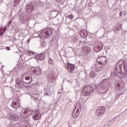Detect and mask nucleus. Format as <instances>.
<instances>
[{"instance_id":"obj_31","label":"nucleus","mask_w":127,"mask_h":127,"mask_svg":"<svg viewBox=\"0 0 127 127\" xmlns=\"http://www.w3.org/2000/svg\"><path fill=\"white\" fill-rule=\"evenodd\" d=\"M32 98L33 99L34 101L36 102L37 101V98H38V94L35 95V96H32Z\"/></svg>"},{"instance_id":"obj_9","label":"nucleus","mask_w":127,"mask_h":127,"mask_svg":"<svg viewBox=\"0 0 127 127\" xmlns=\"http://www.w3.org/2000/svg\"><path fill=\"white\" fill-rule=\"evenodd\" d=\"M30 71L34 74H37V76H39L42 73V70L39 67H32L30 68Z\"/></svg>"},{"instance_id":"obj_32","label":"nucleus","mask_w":127,"mask_h":127,"mask_svg":"<svg viewBox=\"0 0 127 127\" xmlns=\"http://www.w3.org/2000/svg\"><path fill=\"white\" fill-rule=\"evenodd\" d=\"M121 95H123L122 93H118L117 95L115 97V100H118V99L120 98V96Z\"/></svg>"},{"instance_id":"obj_16","label":"nucleus","mask_w":127,"mask_h":127,"mask_svg":"<svg viewBox=\"0 0 127 127\" xmlns=\"http://www.w3.org/2000/svg\"><path fill=\"white\" fill-rule=\"evenodd\" d=\"M40 113H39L38 111H35V113L34 115L33 116V118L35 121H37V120H39L40 119Z\"/></svg>"},{"instance_id":"obj_24","label":"nucleus","mask_w":127,"mask_h":127,"mask_svg":"<svg viewBox=\"0 0 127 127\" xmlns=\"http://www.w3.org/2000/svg\"><path fill=\"white\" fill-rule=\"evenodd\" d=\"M18 68H19L20 70H22V69L24 68V63L23 61H21L20 63H18Z\"/></svg>"},{"instance_id":"obj_18","label":"nucleus","mask_w":127,"mask_h":127,"mask_svg":"<svg viewBox=\"0 0 127 127\" xmlns=\"http://www.w3.org/2000/svg\"><path fill=\"white\" fill-rule=\"evenodd\" d=\"M20 116L21 118H24V119H26V118H28L27 116V113L26 112V109H23L21 111L20 113Z\"/></svg>"},{"instance_id":"obj_40","label":"nucleus","mask_w":127,"mask_h":127,"mask_svg":"<svg viewBox=\"0 0 127 127\" xmlns=\"http://www.w3.org/2000/svg\"><path fill=\"white\" fill-rule=\"evenodd\" d=\"M49 63H51V64H52V61H49Z\"/></svg>"},{"instance_id":"obj_22","label":"nucleus","mask_w":127,"mask_h":127,"mask_svg":"<svg viewBox=\"0 0 127 127\" xmlns=\"http://www.w3.org/2000/svg\"><path fill=\"white\" fill-rule=\"evenodd\" d=\"M82 49L83 51H85V52H86V54H89L91 52V48H89L87 47H83Z\"/></svg>"},{"instance_id":"obj_37","label":"nucleus","mask_w":127,"mask_h":127,"mask_svg":"<svg viewBox=\"0 0 127 127\" xmlns=\"http://www.w3.org/2000/svg\"><path fill=\"white\" fill-rule=\"evenodd\" d=\"M5 50H6L9 51V50H10V48H9V47H6L5 48Z\"/></svg>"},{"instance_id":"obj_2","label":"nucleus","mask_w":127,"mask_h":127,"mask_svg":"<svg viewBox=\"0 0 127 127\" xmlns=\"http://www.w3.org/2000/svg\"><path fill=\"white\" fill-rule=\"evenodd\" d=\"M117 65H118L120 71L123 70V67L124 70L125 71V75H127V62L121 60L117 63Z\"/></svg>"},{"instance_id":"obj_19","label":"nucleus","mask_w":127,"mask_h":127,"mask_svg":"<svg viewBox=\"0 0 127 127\" xmlns=\"http://www.w3.org/2000/svg\"><path fill=\"white\" fill-rule=\"evenodd\" d=\"M55 19V17L46 16L45 17V20L46 21H49V22H53Z\"/></svg>"},{"instance_id":"obj_34","label":"nucleus","mask_w":127,"mask_h":127,"mask_svg":"<svg viewBox=\"0 0 127 127\" xmlns=\"http://www.w3.org/2000/svg\"><path fill=\"white\" fill-rule=\"evenodd\" d=\"M34 52L31 51H28L27 52V54H28V55H33V54H34Z\"/></svg>"},{"instance_id":"obj_20","label":"nucleus","mask_w":127,"mask_h":127,"mask_svg":"<svg viewBox=\"0 0 127 127\" xmlns=\"http://www.w3.org/2000/svg\"><path fill=\"white\" fill-rule=\"evenodd\" d=\"M20 21L21 23H24L28 21V17L27 16H21L20 17Z\"/></svg>"},{"instance_id":"obj_36","label":"nucleus","mask_w":127,"mask_h":127,"mask_svg":"<svg viewBox=\"0 0 127 127\" xmlns=\"http://www.w3.org/2000/svg\"><path fill=\"white\" fill-rule=\"evenodd\" d=\"M69 19L72 20L73 18H74V16H67Z\"/></svg>"},{"instance_id":"obj_13","label":"nucleus","mask_w":127,"mask_h":127,"mask_svg":"<svg viewBox=\"0 0 127 127\" xmlns=\"http://www.w3.org/2000/svg\"><path fill=\"white\" fill-rule=\"evenodd\" d=\"M118 66H119V64H117L116 66H115V68L114 70V73L116 76L118 77H121V75H123V73L121 72V70L120 69V71L119 70V68H118Z\"/></svg>"},{"instance_id":"obj_5","label":"nucleus","mask_w":127,"mask_h":127,"mask_svg":"<svg viewBox=\"0 0 127 127\" xmlns=\"http://www.w3.org/2000/svg\"><path fill=\"white\" fill-rule=\"evenodd\" d=\"M94 88L90 86H87L84 87V89L82 90V92H85V96H89V95H91L92 93H94Z\"/></svg>"},{"instance_id":"obj_15","label":"nucleus","mask_w":127,"mask_h":127,"mask_svg":"<svg viewBox=\"0 0 127 127\" xmlns=\"http://www.w3.org/2000/svg\"><path fill=\"white\" fill-rule=\"evenodd\" d=\"M35 58L37 60H40L41 61H42V60H44L45 59V55H44V54L43 53H42L37 56H35Z\"/></svg>"},{"instance_id":"obj_1","label":"nucleus","mask_w":127,"mask_h":127,"mask_svg":"<svg viewBox=\"0 0 127 127\" xmlns=\"http://www.w3.org/2000/svg\"><path fill=\"white\" fill-rule=\"evenodd\" d=\"M53 34V31L50 28L44 29L40 34L41 38H48Z\"/></svg>"},{"instance_id":"obj_10","label":"nucleus","mask_w":127,"mask_h":127,"mask_svg":"<svg viewBox=\"0 0 127 127\" xmlns=\"http://www.w3.org/2000/svg\"><path fill=\"white\" fill-rule=\"evenodd\" d=\"M22 80L24 81V83L25 84L29 85V84H31V75H26L25 76V79H23V78H22Z\"/></svg>"},{"instance_id":"obj_11","label":"nucleus","mask_w":127,"mask_h":127,"mask_svg":"<svg viewBox=\"0 0 127 127\" xmlns=\"http://www.w3.org/2000/svg\"><path fill=\"white\" fill-rule=\"evenodd\" d=\"M115 87L120 92H122L125 89V84L123 83H115Z\"/></svg>"},{"instance_id":"obj_28","label":"nucleus","mask_w":127,"mask_h":127,"mask_svg":"<svg viewBox=\"0 0 127 127\" xmlns=\"http://www.w3.org/2000/svg\"><path fill=\"white\" fill-rule=\"evenodd\" d=\"M90 77H91V78H94V77H96V73L95 72V71H93L90 72Z\"/></svg>"},{"instance_id":"obj_27","label":"nucleus","mask_w":127,"mask_h":127,"mask_svg":"<svg viewBox=\"0 0 127 127\" xmlns=\"http://www.w3.org/2000/svg\"><path fill=\"white\" fill-rule=\"evenodd\" d=\"M26 111L27 112V115L28 116V117H29L30 116H31V115H32L33 110L31 109H26Z\"/></svg>"},{"instance_id":"obj_21","label":"nucleus","mask_w":127,"mask_h":127,"mask_svg":"<svg viewBox=\"0 0 127 127\" xmlns=\"http://www.w3.org/2000/svg\"><path fill=\"white\" fill-rule=\"evenodd\" d=\"M26 11L27 13H32L33 11V6H27V8L26 9Z\"/></svg>"},{"instance_id":"obj_38","label":"nucleus","mask_w":127,"mask_h":127,"mask_svg":"<svg viewBox=\"0 0 127 127\" xmlns=\"http://www.w3.org/2000/svg\"><path fill=\"white\" fill-rule=\"evenodd\" d=\"M11 23V21H9L8 23H7V25L8 26H9V25H10V24Z\"/></svg>"},{"instance_id":"obj_7","label":"nucleus","mask_w":127,"mask_h":127,"mask_svg":"<svg viewBox=\"0 0 127 127\" xmlns=\"http://www.w3.org/2000/svg\"><path fill=\"white\" fill-rule=\"evenodd\" d=\"M105 112H106V109L104 107H99L97 109L96 114L98 117H102L105 114Z\"/></svg>"},{"instance_id":"obj_4","label":"nucleus","mask_w":127,"mask_h":127,"mask_svg":"<svg viewBox=\"0 0 127 127\" xmlns=\"http://www.w3.org/2000/svg\"><path fill=\"white\" fill-rule=\"evenodd\" d=\"M24 81L23 79H20L19 77H18L16 79V84L15 85V88L17 89H22L24 87V84H23Z\"/></svg>"},{"instance_id":"obj_25","label":"nucleus","mask_w":127,"mask_h":127,"mask_svg":"<svg viewBox=\"0 0 127 127\" xmlns=\"http://www.w3.org/2000/svg\"><path fill=\"white\" fill-rule=\"evenodd\" d=\"M103 90H105V87H103V85H100L98 87L96 88V91L97 92H103Z\"/></svg>"},{"instance_id":"obj_35","label":"nucleus","mask_w":127,"mask_h":127,"mask_svg":"<svg viewBox=\"0 0 127 127\" xmlns=\"http://www.w3.org/2000/svg\"><path fill=\"white\" fill-rule=\"evenodd\" d=\"M45 96H50V94L48 93V91L45 92L44 93Z\"/></svg>"},{"instance_id":"obj_30","label":"nucleus","mask_w":127,"mask_h":127,"mask_svg":"<svg viewBox=\"0 0 127 127\" xmlns=\"http://www.w3.org/2000/svg\"><path fill=\"white\" fill-rule=\"evenodd\" d=\"M78 116L79 115L77 113H75V112L72 113V117L73 118H78Z\"/></svg>"},{"instance_id":"obj_3","label":"nucleus","mask_w":127,"mask_h":127,"mask_svg":"<svg viewBox=\"0 0 127 127\" xmlns=\"http://www.w3.org/2000/svg\"><path fill=\"white\" fill-rule=\"evenodd\" d=\"M47 80L49 83L55 82L57 79V75L55 72H52L47 75Z\"/></svg>"},{"instance_id":"obj_42","label":"nucleus","mask_w":127,"mask_h":127,"mask_svg":"<svg viewBox=\"0 0 127 127\" xmlns=\"http://www.w3.org/2000/svg\"><path fill=\"white\" fill-rule=\"evenodd\" d=\"M5 30H6V29H4V31H5Z\"/></svg>"},{"instance_id":"obj_14","label":"nucleus","mask_w":127,"mask_h":127,"mask_svg":"<svg viewBox=\"0 0 127 127\" xmlns=\"http://www.w3.org/2000/svg\"><path fill=\"white\" fill-rule=\"evenodd\" d=\"M19 119V116L16 114H13L12 113H11L9 114V119L13 121H18V119Z\"/></svg>"},{"instance_id":"obj_29","label":"nucleus","mask_w":127,"mask_h":127,"mask_svg":"<svg viewBox=\"0 0 127 127\" xmlns=\"http://www.w3.org/2000/svg\"><path fill=\"white\" fill-rule=\"evenodd\" d=\"M79 38L77 36H75L73 38H72V41L73 42H77Z\"/></svg>"},{"instance_id":"obj_41","label":"nucleus","mask_w":127,"mask_h":127,"mask_svg":"<svg viewBox=\"0 0 127 127\" xmlns=\"http://www.w3.org/2000/svg\"><path fill=\"white\" fill-rule=\"evenodd\" d=\"M79 43H82V41H80Z\"/></svg>"},{"instance_id":"obj_12","label":"nucleus","mask_w":127,"mask_h":127,"mask_svg":"<svg viewBox=\"0 0 127 127\" xmlns=\"http://www.w3.org/2000/svg\"><path fill=\"white\" fill-rule=\"evenodd\" d=\"M65 68L68 70V72L72 73L73 71H74V69H75V65L72 64H66Z\"/></svg>"},{"instance_id":"obj_39","label":"nucleus","mask_w":127,"mask_h":127,"mask_svg":"<svg viewBox=\"0 0 127 127\" xmlns=\"http://www.w3.org/2000/svg\"><path fill=\"white\" fill-rule=\"evenodd\" d=\"M102 83H107V79H104L102 81Z\"/></svg>"},{"instance_id":"obj_23","label":"nucleus","mask_w":127,"mask_h":127,"mask_svg":"<svg viewBox=\"0 0 127 127\" xmlns=\"http://www.w3.org/2000/svg\"><path fill=\"white\" fill-rule=\"evenodd\" d=\"M104 46V45L103 44H101L100 46H97V48L98 50L95 49L94 50L95 52H100L102 49H103V47Z\"/></svg>"},{"instance_id":"obj_26","label":"nucleus","mask_w":127,"mask_h":127,"mask_svg":"<svg viewBox=\"0 0 127 127\" xmlns=\"http://www.w3.org/2000/svg\"><path fill=\"white\" fill-rule=\"evenodd\" d=\"M121 28H122V24H117L116 25V27L114 28V30L115 31H119V30H121Z\"/></svg>"},{"instance_id":"obj_43","label":"nucleus","mask_w":127,"mask_h":127,"mask_svg":"<svg viewBox=\"0 0 127 127\" xmlns=\"http://www.w3.org/2000/svg\"><path fill=\"white\" fill-rule=\"evenodd\" d=\"M28 42H29V40H28Z\"/></svg>"},{"instance_id":"obj_44","label":"nucleus","mask_w":127,"mask_h":127,"mask_svg":"<svg viewBox=\"0 0 127 127\" xmlns=\"http://www.w3.org/2000/svg\"><path fill=\"white\" fill-rule=\"evenodd\" d=\"M104 93H105V92H103V94H104Z\"/></svg>"},{"instance_id":"obj_8","label":"nucleus","mask_w":127,"mask_h":127,"mask_svg":"<svg viewBox=\"0 0 127 127\" xmlns=\"http://www.w3.org/2000/svg\"><path fill=\"white\" fill-rule=\"evenodd\" d=\"M19 98H16L14 100L12 101V102L11 104V107L14 108V109H18L20 107V104L18 101Z\"/></svg>"},{"instance_id":"obj_33","label":"nucleus","mask_w":127,"mask_h":127,"mask_svg":"<svg viewBox=\"0 0 127 127\" xmlns=\"http://www.w3.org/2000/svg\"><path fill=\"white\" fill-rule=\"evenodd\" d=\"M80 32H81V34L80 35H83V37H87V35L86 36V34L83 31V30H81L80 31Z\"/></svg>"},{"instance_id":"obj_17","label":"nucleus","mask_w":127,"mask_h":127,"mask_svg":"<svg viewBox=\"0 0 127 127\" xmlns=\"http://www.w3.org/2000/svg\"><path fill=\"white\" fill-rule=\"evenodd\" d=\"M80 105L81 104H80V103H77L75 105V109L77 108L76 110V114H77V115H78V116L80 115V110H81V109H82V106H81Z\"/></svg>"},{"instance_id":"obj_6","label":"nucleus","mask_w":127,"mask_h":127,"mask_svg":"<svg viewBox=\"0 0 127 127\" xmlns=\"http://www.w3.org/2000/svg\"><path fill=\"white\" fill-rule=\"evenodd\" d=\"M107 64V61H105L104 62H98V64H96L95 65L94 67L96 69V71L97 72H100L102 69H103V65H105Z\"/></svg>"}]
</instances>
